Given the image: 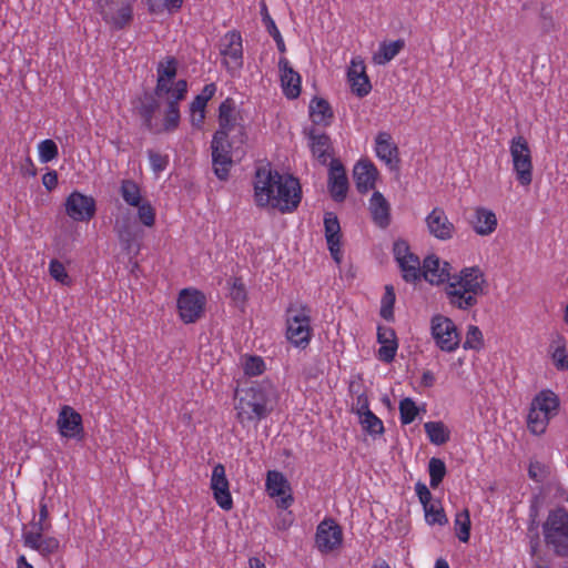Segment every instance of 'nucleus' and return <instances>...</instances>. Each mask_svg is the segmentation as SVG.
Returning <instances> with one entry per match:
<instances>
[{"instance_id": "obj_55", "label": "nucleus", "mask_w": 568, "mask_h": 568, "mask_svg": "<svg viewBox=\"0 0 568 568\" xmlns=\"http://www.w3.org/2000/svg\"><path fill=\"white\" fill-rule=\"evenodd\" d=\"M230 297L235 306L243 308L246 301V290L241 278H233V284L230 290Z\"/></svg>"}, {"instance_id": "obj_16", "label": "nucleus", "mask_w": 568, "mask_h": 568, "mask_svg": "<svg viewBox=\"0 0 568 568\" xmlns=\"http://www.w3.org/2000/svg\"><path fill=\"white\" fill-rule=\"evenodd\" d=\"M211 489L216 504L224 510H230L233 507V500L229 488V480L225 475V467L222 464H216L213 467L211 477Z\"/></svg>"}, {"instance_id": "obj_8", "label": "nucleus", "mask_w": 568, "mask_h": 568, "mask_svg": "<svg viewBox=\"0 0 568 568\" xmlns=\"http://www.w3.org/2000/svg\"><path fill=\"white\" fill-rule=\"evenodd\" d=\"M432 336L444 352H454L460 344L462 336L455 323L444 315L432 317Z\"/></svg>"}, {"instance_id": "obj_15", "label": "nucleus", "mask_w": 568, "mask_h": 568, "mask_svg": "<svg viewBox=\"0 0 568 568\" xmlns=\"http://www.w3.org/2000/svg\"><path fill=\"white\" fill-rule=\"evenodd\" d=\"M327 186L328 192L335 202L341 203L345 201L349 183L345 168L337 159H333L331 161Z\"/></svg>"}, {"instance_id": "obj_34", "label": "nucleus", "mask_w": 568, "mask_h": 568, "mask_svg": "<svg viewBox=\"0 0 568 568\" xmlns=\"http://www.w3.org/2000/svg\"><path fill=\"white\" fill-rule=\"evenodd\" d=\"M447 297L449 303L459 308V310H468L477 304V296L473 295L470 292H466L460 287H449L446 290Z\"/></svg>"}, {"instance_id": "obj_62", "label": "nucleus", "mask_w": 568, "mask_h": 568, "mask_svg": "<svg viewBox=\"0 0 568 568\" xmlns=\"http://www.w3.org/2000/svg\"><path fill=\"white\" fill-rule=\"evenodd\" d=\"M393 252L397 262L407 258L406 256L408 255H413V253L409 252L407 242L403 240H398L394 243Z\"/></svg>"}, {"instance_id": "obj_17", "label": "nucleus", "mask_w": 568, "mask_h": 568, "mask_svg": "<svg viewBox=\"0 0 568 568\" xmlns=\"http://www.w3.org/2000/svg\"><path fill=\"white\" fill-rule=\"evenodd\" d=\"M452 265L448 262H442L435 254L428 255L423 262V277L430 284L448 283L452 280Z\"/></svg>"}, {"instance_id": "obj_24", "label": "nucleus", "mask_w": 568, "mask_h": 568, "mask_svg": "<svg viewBox=\"0 0 568 568\" xmlns=\"http://www.w3.org/2000/svg\"><path fill=\"white\" fill-rule=\"evenodd\" d=\"M22 539L26 547L38 551L44 558L57 554L60 547L55 537H45L44 534L22 532Z\"/></svg>"}, {"instance_id": "obj_51", "label": "nucleus", "mask_w": 568, "mask_h": 568, "mask_svg": "<svg viewBox=\"0 0 568 568\" xmlns=\"http://www.w3.org/2000/svg\"><path fill=\"white\" fill-rule=\"evenodd\" d=\"M38 151L42 163L51 162L59 155L58 145L51 139L41 141L38 145Z\"/></svg>"}, {"instance_id": "obj_42", "label": "nucleus", "mask_w": 568, "mask_h": 568, "mask_svg": "<svg viewBox=\"0 0 568 568\" xmlns=\"http://www.w3.org/2000/svg\"><path fill=\"white\" fill-rule=\"evenodd\" d=\"M359 423L363 429L371 436H381L385 432L382 419L372 410H367V413L359 418Z\"/></svg>"}, {"instance_id": "obj_3", "label": "nucleus", "mask_w": 568, "mask_h": 568, "mask_svg": "<svg viewBox=\"0 0 568 568\" xmlns=\"http://www.w3.org/2000/svg\"><path fill=\"white\" fill-rule=\"evenodd\" d=\"M546 548L556 557L568 558V509L557 506L549 510L542 523Z\"/></svg>"}, {"instance_id": "obj_27", "label": "nucleus", "mask_w": 568, "mask_h": 568, "mask_svg": "<svg viewBox=\"0 0 568 568\" xmlns=\"http://www.w3.org/2000/svg\"><path fill=\"white\" fill-rule=\"evenodd\" d=\"M530 406L550 420L559 410L560 400L556 393L550 389L539 392L531 400Z\"/></svg>"}, {"instance_id": "obj_4", "label": "nucleus", "mask_w": 568, "mask_h": 568, "mask_svg": "<svg viewBox=\"0 0 568 568\" xmlns=\"http://www.w3.org/2000/svg\"><path fill=\"white\" fill-rule=\"evenodd\" d=\"M223 150L219 146L216 159V151L212 150V165L214 174L221 181L229 179L231 168L233 166V155H243L245 153L244 145L247 142V133L245 126H235L230 138L221 141Z\"/></svg>"}, {"instance_id": "obj_12", "label": "nucleus", "mask_w": 568, "mask_h": 568, "mask_svg": "<svg viewBox=\"0 0 568 568\" xmlns=\"http://www.w3.org/2000/svg\"><path fill=\"white\" fill-rule=\"evenodd\" d=\"M487 285L484 273L478 266L465 267L459 275H453L449 287H460L473 295H484Z\"/></svg>"}, {"instance_id": "obj_1", "label": "nucleus", "mask_w": 568, "mask_h": 568, "mask_svg": "<svg viewBox=\"0 0 568 568\" xmlns=\"http://www.w3.org/2000/svg\"><path fill=\"white\" fill-rule=\"evenodd\" d=\"M254 199L258 207H271L281 214H290L297 210L302 201L300 180L292 174H282L267 166L255 171Z\"/></svg>"}, {"instance_id": "obj_54", "label": "nucleus", "mask_w": 568, "mask_h": 568, "mask_svg": "<svg viewBox=\"0 0 568 568\" xmlns=\"http://www.w3.org/2000/svg\"><path fill=\"white\" fill-rule=\"evenodd\" d=\"M50 275L59 283L63 285H70L72 283L64 265L58 261L52 260L49 265Z\"/></svg>"}, {"instance_id": "obj_36", "label": "nucleus", "mask_w": 568, "mask_h": 568, "mask_svg": "<svg viewBox=\"0 0 568 568\" xmlns=\"http://www.w3.org/2000/svg\"><path fill=\"white\" fill-rule=\"evenodd\" d=\"M404 39H397L389 43L383 42L379 45L378 52L374 54L373 60L377 64H386L393 60L400 52V50L404 49Z\"/></svg>"}, {"instance_id": "obj_44", "label": "nucleus", "mask_w": 568, "mask_h": 568, "mask_svg": "<svg viewBox=\"0 0 568 568\" xmlns=\"http://www.w3.org/2000/svg\"><path fill=\"white\" fill-rule=\"evenodd\" d=\"M470 517L468 509L458 513L455 518V531L462 542H467L470 537Z\"/></svg>"}, {"instance_id": "obj_13", "label": "nucleus", "mask_w": 568, "mask_h": 568, "mask_svg": "<svg viewBox=\"0 0 568 568\" xmlns=\"http://www.w3.org/2000/svg\"><path fill=\"white\" fill-rule=\"evenodd\" d=\"M220 53L224 58H230L232 60V65L225 59L224 63L229 70H237L243 65V45H242V36L237 30H231L226 32L222 39L220 44Z\"/></svg>"}, {"instance_id": "obj_31", "label": "nucleus", "mask_w": 568, "mask_h": 568, "mask_svg": "<svg viewBox=\"0 0 568 568\" xmlns=\"http://www.w3.org/2000/svg\"><path fill=\"white\" fill-rule=\"evenodd\" d=\"M310 115L315 124L331 125L334 112L329 102L320 97H314L310 102Z\"/></svg>"}, {"instance_id": "obj_45", "label": "nucleus", "mask_w": 568, "mask_h": 568, "mask_svg": "<svg viewBox=\"0 0 568 568\" xmlns=\"http://www.w3.org/2000/svg\"><path fill=\"white\" fill-rule=\"evenodd\" d=\"M428 471L430 477V487L437 488L443 481L447 469L445 463L440 458L432 457L428 463Z\"/></svg>"}, {"instance_id": "obj_21", "label": "nucleus", "mask_w": 568, "mask_h": 568, "mask_svg": "<svg viewBox=\"0 0 568 568\" xmlns=\"http://www.w3.org/2000/svg\"><path fill=\"white\" fill-rule=\"evenodd\" d=\"M347 80L351 84L352 92L359 98L366 97L372 90V84L363 60H352L347 71Z\"/></svg>"}, {"instance_id": "obj_18", "label": "nucleus", "mask_w": 568, "mask_h": 568, "mask_svg": "<svg viewBox=\"0 0 568 568\" xmlns=\"http://www.w3.org/2000/svg\"><path fill=\"white\" fill-rule=\"evenodd\" d=\"M315 541L322 552H329L342 544V529L334 520H323L316 530Z\"/></svg>"}, {"instance_id": "obj_64", "label": "nucleus", "mask_w": 568, "mask_h": 568, "mask_svg": "<svg viewBox=\"0 0 568 568\" xmlns=\"http://www.w3.org/2000/svg\"><path fill=\"white\" fill-rule=\"evenodd\" d=\"M186 92H187V82L186 80H179L175 82L174 84V88H172V99L171 100H176V103L179 104V102L181 100H183L186 95Z\"/></svg>"}, {"instance_id": "obj_53", "label": "nucleus", "mask_w": 568, "mask_h": 568, "mask_svg": "<svg viewBox=\"0 0 568 568\" xmlns=\"http://www.w3.org/2000/svg\"><path fill=\"white\" fill-rule=\"evenodd\" d=\"M158 77H161L163 80L171 81L175 78L178 71V61L174 57H166L165 63L160 62L158 64Z\"/></svg>"}, {"instance_id": "obj_40", "label": "nucleus", "mask_w": 568, "mask_h": 568, "mask_svg": "<svg viewBox=\"0 0 568 568\" xmlns=\"http://www.w3.org/2000/svg\"><path fill=\"white\" fill-rule=\"evenodd\" d=\"M120 193L124 202L131 206H139L141 203V190L133 180H123L121 182Z\"/></svg>"}, {"instance_id": "obj_59", "label": "nucleus", "mask_w": 568, "mask_h": 568, "mask_svg": "<svg viewBox=\"0 0 568 568\" xmlns=\"http://www.w3.org/2000/svg\"><path fill=\"white\" fill-rule=\"evenodd\" d=\"M528 475L535 481L542 483L547 477V469L539 462L530 463L528 468Z\"/></svg>"}, {"instance_id": "obj_14", "label": "nucleus", "mask_w": 568, "mask_h": 568, "mask_svg": "<svg viewBox=\"0 0 568 568\" xmlns=\"http://www.w3.org/2000/svg\"><path fill=\"white\" fill-rule=\"evenodd\" d=\"M57 426L62 437L82 439L84 436L82 416L69 405L60 409Z\"/></svg>"}, {"instance_id": "obj_63", "label": "nucleus", "mask_w": 568, "mask_h": 568, "mask_svg": "<svg viewBox=\"0 0 568 568\" xmlns=\"http://www.w3.org/2000/svg\"><path fill=\"white\" fill-rule=\"evenodd\" d=\"M294 516L292 511H280L275 519V527L280 530H286L292 526Z\"/></svg>"}, {"instance_id": "obj_22", "label": "nucleus", "mask_w": 568, "mask_h": 568, "mask_svg": "<svg viewBox=\"0 0 568 568\" xmlns=\"http://www.w3.org/2000/svg\"><path fill=\"white\" fill-rule=\"evenodd\" d=\"M324 229H325V239H326L331 255L336 263H341V261H342V253H341L342 234H341L339 221L335 213H333V212L325 213Z\"/></svg>"}, {"instance_id": "obj_9", "label": "nucleus", "mask_w": 568, "mask_h": 568, "mask_svg": "<svg viewBox=\"0 0 568 568\" xmlns=\"http://www.w3.org/2000/svg\"><path fill=\"white\" fill-rule=\"evenodd\" d=\"M206 304L205 295L195 288H183L178 298V310L183 323L191 324L199 321Z\"/></svg>"}, {"instance_id": "obj_29", "label": "nucleus", "mask_w": 568, "mask_h": 568, "mask_svg": "<svg viewBox=\"0 0 568 568\" xmlns=\"http://www.w3.org/2000/svg\"><path fill=\"white\" fill-rule=\"evenodd\" d=\"M470 223L478 235H489L497 227V217L493 211L477 207L470 219Z\"/></svg>"}, {"instance_id": "obj_6", "label": "nucleus", "mask_w": 568, "mask_h": 568, "mask_svg": "<svg viewBox=\"0 0 568 568\" xmlns=\"http://www.w3.org/2000/svg\"><path fill=\"white\" fill-rule=\"evenodd\" d=\"M135 0H97L103 20L115 30L124 29L133 20Z\"/></svg>"}, {"instance_id": "obj_11", "label": "nucleus", "mask_w": 568, "mask_h": 568, "mask_svg": "<svg viewBox=\"0 0 568 568\" xmlns=\"http://www.w3.org/2000/svg\"><path fill=\"white\" fill-rule=\"evenodd\" d=\"M64 206L68 216L79 222L90 221L97 211L95 200L78 191H73L67 197Z\"/></svg>"}, {"instance_id": "obj_10", "label": "nucleus", "mask_w": 568, "mask_h": 568, "mask_svg": "<svg viewBox=\"0 0 568 568\" xmlns=\"http://www.w3.org/2000/svg\"><path fill=\"white\" fill-rule=\"evenodd\" d=\"M235 126H243V124L239 122V114L235 113L234 101L227 98L219 106V129L213 134L211 149L217 152L220 144L221 150H223L222 142L220 141H225V138H230ZM216 159H219L217 154Z\"/></svg>"}, {"instance_id": "obj_19", "label": "nucleus", "mask_w": 568, "mask_h": 568, "mask_svg": "<svg viewBox=\"0 0 568 568\" xmlns=\"http://www.w3.org/2000/svg\"><path fill=\"white\" fill-rule=\"evenodd\" d=\"M353 178L357 191L361 194H365L369 190L375 189V183L378 178V170L371 160L362 159L355 164L353 169Z\"/></svg>"}, {"instance_id": "obj_47", "label": "nucleus", "mask_w": 568, "mask_h": 568, "mask_svg": "<svg viewBox=\"0 0 568 568\" xmlns=\"http://www.w3.org/2000/svg\"><path fill=\"white\" fill-rule=\"evenodd\" d=\"M437 504L432 503L424 507L425 518L429 525L444 526L448 523V519L440 503L437 501Z\"/></svg>"}, {"instance_id": "obj_58", "label": "nucleus", "mask_w": 568, "mask_h": 568, "mask_svg": "<svg viewBox=\"0 0 568 568\" xmlns=\"http://www.w3.org/2000/svg\"><path fill=\"white\" fill-rule=\"evenodd\" d=\"M265 369V363L260 356H248L245 359L244 373L248 376L261 375Z\"/></svg>"}, {"instance_id": "obj_41", "label": "nucleus", "mask_w": 568, "mask_h": 568, "mask_svg": "<svg viewBox=\"0 0 568 568\" xmlns=\"http://www.w3.org/2000/svg\"><path fill=\"white\" fill-rule=\"evenodd\" d=\"M549 424L548 417L542 415L537 409L530 406L528 416H527V427L534 435H541L546 432V428Z\"/></svg>"}, {"instance_id": "obj_25", "label": "nucleus", "mask_w": 568, "mask_h": 568, "mask_svg": "<svg viewBox=\"0 0 568 568\" xmlns=\"http://www.w3.org/2000/svg\"><path fill=\"white\" fill-rule=\"evenodd\" d=\"M281 73V84L283 92L288 99H296L301 94V75L291 65L286 58L282 57L278 61Z\"/></svg>"}, {"instance_id": "obj_38", "label": "nucleus", "mask_w": 568, "mask_h": 568, "mask_svg": "<svg viewBox=\"0 0 568 568\" xmlns=\"http://www.w3.org/2000/svg\"><path fill=\"white\" fill-rule=\"evenodd\" d=\"M266 489L270 496H282L291 490L290 484L284 475L277 470H268L266 476Z\"/></svg>"}, {"instance_id": "obj_49", "label": "nucleus", "mask_w": 568, "mask_h": 568, "mask_svg": "<svg viewBox=\"0 0 568 568\" xmlns=\"http://www.w3.org/2000/svg\"><path fill=\"white\" fill-rule=\"evenodd\" d=\"M418 407L410 397H405L399 402V415L403 425L413 423L418 415Z\"/></svg>"}, {"instance_id": "obj_50", "label": "nucleus", "mask_w": 568, "mask_h": 568, "mask_svg": "<svg viewBox=\"0 0 568 568\" xmlns=\"http://www.w3.org/2000/svg\"><path fill=\"white\" fill-rule=\"evenodd\" d=\"M484 346L483 333L476 325H469L466 333V339L463 344L464 349L479 351Z\"/></svg>"}, {"instance_id": "obj_2", "label": "nucleus", "mask_w": 568, "mask_h": 568, "mask_svg": "<svg viewBox=\"0 0 568 568\" xmlns=\"http://www.w3.org/2000/svg\"><path fill=\"white\" fill-rule=\"evenodd\" d=\"M237 394H240V398L236 409L241 423L260 422L271 414L273 408L268 406L272 394L270 384L254 383L250 387L241 389Z\"/></svg>"}, {"instance_id": "obj_7", "label": "nucleus", "mask_w": 568, "mask_h": 568, "mask_svg": "<svg viewBox=\"0 0 568 568\" xmlns=\"http://www.w3.org/2000/svg\"><path fill=\"white\" fill-rule=\"evenodd\" d=\"M510 155L517 181L523 186H528L532 181V161L527 140L517 135L510 141Z\"/></svg>"}, {"instance_id": "obj_28", "label": "nucleus", "mask_w": 568, "mask_h": 568, "mask_svg": "<svg viewBox=\"0 0 568 568\" xmlns=\"http://www.w3.org/2000/svg\"><path fill=\"white\" fill-rule=\"evenodd\" d=\"M369 211L372 213L373 221L379 227H387L390 223V206L385 196L375 191L369 200Z\"/></svg>"}, {"instance_id": "obj_26", "label": "nucleus", "mask_w": 568, "mask_h": 568, "mask_svg": "<svg viewBox=\"0 0 568 568\" xmlns=\"http://www.w3.org/2000/svg\"><path fill=\"white\" fill-rule=\"evenodd\" d=\"M377 342L382 345L378 349V358L384 363H392L398 348L394 328L379 325L377 327Z\"/></svg>"}, {"instance_id": "obj_32", "label": "nucleus", "mask_w": 568, "mask_h": 568, "mask_svg": "<svg viewBox=\"0 0 568 568\" xmlns=\"http://www.w3.org/2000/svg\"><path fill=\"white\" fill-rule=\"evenodd\" d=\"M306 134L311 141L313 155H315L322 164H326L327 159L331 156L329 150L332 148L329 135L326 133L317 134L314 129H311Z\"/></svg>"}, {"instance_id": "obj_52", "label": "nucleus", "mask_w": 568, "mask_h": 568, "mask_svg": "<svg viewBox=\"0 0 568 568\" xmlns=\"http://www.w3.org/2000/svg\"><path fill=\"white\" fill-rule=\"evenodd\" d=\"M206 102L204 98L195 97L190 104L191 122L194 126L200 128L204 121Z\"/></svg>"}, {"instance_id": "obj_46", "label": "nucleus", "mask_w": 568, "mask_h": 568, "mask_svg": "<svg viewBox=\"0 0 568 568\" xmlns=\"http://www.w3.org/2000/svg\"><path fill=\"white\" fill-rule=\"evenodd\" d=\"M395 300H396V295H395L394 287L392 285H386L385 293L382 297V305H381L379 314L384 320H386L388 322L394 321Z\"/></svg>"}, {"instance_id": "obj_30", "label": "nucleus", "mask_w": 568, "mask_h": 568, "mask_svg": "<svg viewBox=\"0 0 568 568\" xmlns=\"http://www.w3.org/2000/svg\"><path fill=\"white\" fill-rule=\"evenodd\" d=\"M160 108L159 101L151 93L145 92L142 98L139 100V105H136L138 113L142 119L143 126L153 133L160 132L159 130H154L153 116L154 113Z\"/></svg>"}, {"instance_id": "obj_20", "label": "nucleus", "mask_w": 568, "mask_h": 568, "mask_svg": "<svg viewBox=\"0 0 568 568\" xmlns=\"http://www.w3.org/2000/svg\"><path fill=\"white\" fill-rule=\"evenodd\" d=\"M426 224L429 233L442 241L450 240L455 233L454 224L448 220L445 211L435 207L427 216Z\"/></svg>"}, {"instance_id": "obj_35", "label": "nucleus", "mask_w": 568, "mask_h": 568, "mask_svg": "<svg viewBox=\"0 0 568 568\" xmlns=\"http://www.w3.org/2000/svg\"><path fill=\"white\" fill-rule=\"evenodd\" d=\"M408 258L398 262L400 271L403 273V278L406 282L415 283L416 281L423 277V265L420 266V262L417 255H408Z\"/></svg>"}, {"instance_id": "obj_23", "label": "nucleus", "mask_w": 568, "mask_h": 568, "mask_svg": "<svg viewBox=\"0 0 568 568\" xmlns=\"http://www.w3.org/2000/svg\"><path fill=\"white\" fill-rule=\"evenodd\" d=\"M376 155L389 166L398 169L400 159L398 146L393 142L388 132H379L375 139Z\"/></svg>"}, {"instance_id": "obj_37", "label": "nucleus", "mask_w": 568, "mask_h": 568, "mask_svg": "<svg viewBox=\"0 0 568 568\" xmlns=\"http://www.w3.org/2000/svg\"><path fill=\"white\" fill-rule=\"evenodd\" d=\"M425 433L434 445H444L450 438V432L443 422H427L424 424Z\"/></svg>"}, {"instance_id": "obj_48", "label": "nucleus", "mask_w": 568, "mask_h": 568, "mask_svg": "<svg viewBox=\"0 0 568 568\" xmlns=\"http://www.w3.org/2000/svg\"><path fill=\"white\" fill-rule=\"evenodd\" d=\"M180 123V110L176 100H169L168 109L163 121V130L166 132L174 131Z\"/></svg>"}, {"instance_id": "obj_43", "label": "nucleus", "mask_w": 568, "mask_h": 568, "mask_svg": "<svg viewBox=\"0 0 568 568\" xmlns=\"http://www.w3.org/2000/svg\"><path fill=\"white\" fill-rule=\"evenodd\" d=\"M51 528V523L49 521V510L48 506L42 499L40 501L39 506V519L32 520L30 523V530H23V532H38V534H44L49 531Z\"/></svg>"}, {"instance_id": "obj_60", "label": "nucleus", "mask_w": 568, "mask_h": 568, "mask_svg": "<svg viewBox=\"0 0 568 568\" xmlns=\"http://www.w3.org/2000/svg\"><path fill=\"white\" fill-rule=\"evenodd\" d=\"M552 359L557 369L565 371L568 368V354L564 346L556 348L552 354Z\"/></svg>"}, {"instance_id": "obj_5", "label": "nucleus", "mask_w": 568, "mask_h": 568, "mask_svg": "<svg viewBox=\"0 0 568 568\" xmlns=\"http://www.w3.org/2000/svg\"><path fill=\"white\" fill-rule=\"evenodd\" d=\"M307 306L287 310V329L286 337L295 346L305 348L311 339V316Z\"/></svg>"}, {"instance_id": "obj_33", "label": "nucleus", "mask_w": 568, "mask_h": 568, "mask_svg": "<svg viewBox=\"0 0 568 568\" xmlns=\"http://www.w3.org/2000/svg\"><path fill=\"white\" fill-rule=\"evenodd\" d=\"M115 231L124 250L130 252L132 248L139 247V229L136 225L131 224L129 221H123L122 223L118 222L115 224Z\"/></svg>"}, {"instance_id": "obj_61", "label": "nucleus", "mask_w": 568, "mask_h": 568, "mask_svg": "<svg viewBox=\"0 0 568 568\" xmlns=\"http://www.w3.org/2000/svg\"><path fill=\"white\" fill-rule=\"evenodd\" d=\"M415 491L418 496L420 504L423 505V508L425 506L432 504V498H433L432 493L424 483L418 481L415 485Z\"/></svg>"}, {"instance_id": "obj_57", "label": "nucleus", "mask_w": 568, "mask_h": 568, "mask_svg": "<svg viewBox=\"0 0 568 568\" xmlns=\"http://www.w3.org/2000/svg\"><path fill=\"white\" fill-rule=\"evenodd\" d=\"M148 156L154 173H161L166 169L169 164V156L166 154H161L154 150H148Z\"/></svg>"}, {"instance_id": "obj_39", "label": "nucleus", "mask_w": 568, "mask_h": 568, "mask_svg": "<svg viewBox=\"0 0 568 568\" xmlns=\"http://www.w3.org/2000/svg\"><path fill=\"white\" fill-rule=\"evenodd\" d=\"M261 17H262V22L264 23L266 31L276 42L277 50L281 53H284L286 51L285 42L282 38L280 30L277 29V27L274 22V20L270 16L267 6L264 1L261 3Z\"/></svg>"}, {"instance_id": "obj_56", "label": "nucleus", "mask_w": 568, "mask_h": 568, "mask_svg": "<svg viewBox=\"0 0 568 568\" xmlns=\"http://www.w3.org/2000/svg\"><path fill=\"white\" fill-rule=\"evenodd\" d=\"M138 207V215L141 223L148 227H151L155 223V211L151 203H140Z\"/></svg>"}]
</instances>
